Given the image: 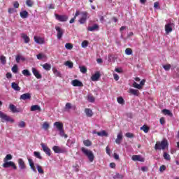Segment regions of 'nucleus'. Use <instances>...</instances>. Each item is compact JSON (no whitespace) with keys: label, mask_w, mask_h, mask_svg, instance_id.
Wrapping results in <instances>:
<instances>
[{"label":"nucleus","mask_w":179,"mask_h":179,"mask_svg":"<svg viewBox=\"0 0 179 179\" xmlns=\"http://www.w3.org/2000/svg\"><path fill=\"white\" fill-rule=\"evenodd\" d=\"M169 149V141L164 138L161 141H157L155 145V150H166Z\"/></svg>","instance_id":"nucleus-1"},{"label":"nucleus","mask_w":179,"mask_h":179,"mask_svg":"<svg viewBox=\"0 0 179 179\" xmlns=\"http://www.w3.org/2000/svg\"><path fill=\"white\" fill-rule=\"evenodd\" d=\"M81 152H83V153L87 156V157L88 158L89 161L92 163V162L94 161V154H93V152H92V150H87L85 148H81Z\"/></svg>","instance_id":"nucleus-2"},{"label":"nucleus","mask_w":179,"mask_h":179,"mask_svg":"<svg viewBox=\"0 0 179 179\" xmlns=\"http://www.w3.org/2000/svg\"><path fill=\"white\" fill-rule=\"evenodd\" d=\"M0 118L1 122H15V120L9 117L8 115L3 113L0 110Z\"/></svg>","instance_id":"nucleus-3"},{"label":"nucleus","mask_w":179,"mask_h":179,"mask_svg":"<svg viewBox=\"0 0 179 179\" xmlns=\"http://www.w3.org/2000/svg\"><path fill=\"white\" fill-rule=\"evenodd\" d=\"M3 167H4V169H9V167H12L14 170L17 169V166H16V164H15V162H13L12 161H10V162H8V161L4 162V163L3 164Z\"/></svg>","instance_id":"nucleus-4"},{"label":"nucleus","mask_w":179,"mask_h":179,"mask_svg":"<svg viewBox=\"0 0 179 179\" xmlns=\"http://www.w3.org/2000/svg\"><path fill=\"white\" fill-rule=\"evenodd\" d=\"M52 150L53 152H55V153H66V150L65 149V148H61L58 145H54L52 147Z\"/></svg>","instance_id":"nucleus-5"},{"label":"nucleus","mask_w":179,"mask_h":179,"mask_svg":"<svg viewBox=\"0 0 179 179\" xmlns=\"http://www.w3.org/2000/svg\"><path fill=\"white\" fill-rule=\"evenodd\" d=\"M41 146L47 156H51V149H50L47 145L44 144V143H41Z\"/></svg>","instance_id":"nucleus-6"},{"label":"nucleus","mask_w":179,"mask_h":179,"mask_svg":"<svg viewBox=\"0 0 179 179\" xmlns=\"http://www.w3.org/2000/svg\"><path fill=\"white\" fill-rule=\"evenodd\" d=\"M55 16L59 22H66L68 20V15L55 14Z\"/></svg>","instance_id":"nucleus-7"},{"label":"nucleus","mask_w":179,"mask_h":179,"mask_svg":"<svg viewBox=\"0 0 179 179\" xmlns=\"http://www.w3.org/2000/svg\"><path fill=\"white\" fill-rule=\"evenodd\" d=\"M55 30L57 33V38L59 40H61V38H62V36H64V29L60 27L56 26Z\"/></svg>","instance_id":"nucleus-8"},{"label":"nucleus","mask_w":179,"mask_h":179,"mask_svg":"<svg viewBox=\"0 0 179 179\" xmlns=\"http://www.w3.org/2000/svg\"><path fill=\"white\" fill-rule=\"evenodd\" d=\"M71 85L72 86H74V87H83V83L78 79L73 80L71 81Z\"/></svg>","instance_id":"nucleus-9"},{"label":"nucleus","mask_w":179,"mask_h":179,"mask_svg":"<svg viewBox=\"0 0 179 179\" xmlns=\"http://www.w3.org/2000/svg\"><path fill=\"white\" fill-rule=\"evenodd\" d=\"M34 41H35V43H36V44H45V39L40 36H34Z\"/></svg>","instance_id":"nucleus-10"},{"label":"nucleus","mask_w":179,"mask_h":179,"mask_svg":"<svg viewBox=\"0 0 179 179\" xmlns=\"http://www.w3.org/2000/svg\"><path fill=\"white\" fill-rule=\"evenodd\" d=\"M173 26H174V24L173 23H168L165 25V31L167 34L173 31Z\"/></svg>","instance_id":"nucleus-11"},{"label":"nucleus","mask_w":179,"mask_h":179,"mask_svg":"<svg viewBox=\"0 0 179 179\" xmlns=\"http://www.w3.org/2000/svg\"><path fill=\"white\" fill-rule=\"evenodd\" d=\"M87 20V13L83 12L82 17L79 20V23H80V24H84V23H86Z\"/></svg>","instance_id":"nucleus-12"},{"label":"nucleus","mask_w":179,"mask_h":179,"mask_svg":"<svg viewBox=\"0 0 179 179\" xmlns=\"http://www.w3.org/2000/svg\"><path fill=\"white\" fill-rule=\"evenodd\" d=\"M101 76V75L100 74V71H96L94 75L92 76L91 80H92V82H97V80L100 79Z\"/></svg>","instance_id":"nucleus-13"},{"label":"nucleus","mask_w":179,"mask_h":179,"mask_svg":"<svg viewBox=\"0 0 179 179\" xmlns=\"http://www.w3.org/2000/svg\"><path fill=\"white\" fill-rule=\"evenodd\" d=\"M31 71H32L33 75H34L36 79H41L42 76L41 74H40V72H38L36 68L33 67Z\"/></svg>","instance_id":"nucleus-14"},{"label":"nucleus","mask_w":179,"mask_h":179,"mask_svg":"<svg viewBox=\"0 0 179 179\" xmlns=\"http://www.w3.org/2000/svg\"><path fill=\"white\" fill-rule=\"evenodd\" d=\"M131 159L134 162H145V158L141 157V155H133L131 157Z\"/></svg>","instance_id":"nucleus-15"},{"label":"nucleus","mask_w":179,"mask_h":179,"mask_svg":"<svg viewBox=\"0 0 179 179\" xmlns=\"http://www.w3.org/2000/svg\"><path fill=\"white\" fill-rule=\"evenodd\" d=\"M29 164L34 173H37V169H36V166H34V162L31 159H28Z\"/></svg>","instance_id":"nucleus-16"},{"label":"nucleus","mask_w":179,"mask_h":179,"mask_svg":"<svg viewBox=\"0 0 179 179\" xmlns=\"http://www.w3.org/2000/svg\"><path fill=\"white\" fill-rule=\"evenodd\" d=\"M122 132L118 133L117 138L115 139V143H117V145H121V142H122Z\"/></svg>","instance_id":"nucleus-17"},{"label":"nucleus","mask_w":179,"mask_h":179,"mask_svg":"<svg viewBox=\"0 0 179 179\" xmlns=\"http://www.w3.org/2000/svg\"><path fill=\"white\" fill-rule=\"evenodd\" d=\"M20 100H30L31 99V94L30 93H25L20 96Z\"/></svg>","instance_id":"nucleus-18"},{"label":"nucleus","mask_w":179,"mask_h":179,"mask_svg":"<svg viewBox=\"0 0 179 179\" xmlns=\"http://www.w3.org/2000/svg\"><path fill=\"white\" fill-rule=\"evenodd\" d=\"M18 165L20 170H24L26 169V164H24V161L21 158L18 159Z\"/></svg>","instance_id":"nucleus-19"},{"label":"nucleus","mask_w":179,"mask_h":179,"mask_svg":"<svg viewBox=\"0 0 179 179\" xmlns=\"http://www.w3.org/2000/svg\"><path fill=\"white\" fill-rule=\"evenodd\" d=\"M54 125L58 131H61L64 128V124L61 122H56L54 123Z\"/></svg>","instance_id":"nucleus-20"},{"label":"nucleus","mask_w":179,"mask_h":179,"mask_svg":"<svg viewBox=\"0 0 179 179\" xmlns=\"http://www.w3.org/2000/svg\"><path fill=\"white\" fill-rule=\"evenodd\" d=\"M21 37L24 39L25 44H27L30 42V38L27 36V34L22 33L21 34Z\"/></svg>","instance_id":"nucleus-21"},{"label":"nucleus","mask_w":179,"mask_h":179,"mask_svg":"<svg viewBox=\"0 0 179 179\" xmlns=\"http://www.w3.org/2000/svg\"><path fill=\"white\" fill-rule=\"evenodd\" d=\"M11 87L14 90H15V92H20L21 88L19 87V84H17L16 83H11Z\"/></svg>","instance_id":"nucleus-22"},{"label":"nucleus","mask_w":179,"mask_h":179,"mask_svg":"<svg viewBox=\"0 0 179 179\" xmlns=\"http://www.w3.org/2000/svg\"><path fill=\"white\" fill-rule=\"evenodd\" d=\"M20 16L22 19H27L29 17V13L27 10H23L20 13Z\"/></svg>","instance_id":"nucleus-23"},{"label":"nucleus","mask_w":179,"mask_h":179,"mask_svg":"<svg viewBox=\"0 0 179 179\" xmlns=\"http://www.w3.org/2000/svg\"><path fill=\"white\" fill-rule=\"evenodd\" d=\"M162 114H164V115H169V117H173V113H171L170 110L163 109L162 110Z\"/></svg>","instance_id":"nucleus-24"},{"label":"nucleus","mask_w":179,"mask_h":179,"mask_svg":"<svg viewBox=\"0 0 179 179\" xmlns=\"http://www.w3.org/2000/svg\"><path fill=\"white\" fill-rule=\"evenodd\" d=\"M87 30L89 31H94V30H99V24H94L92 27H88Z\"/></svg>","instance_id":"nucleus-25"},{"label":"nucleus","mask_w":179,"mask_h":179,"mask_svg":"<svg viewBox=\"0 0 179 179\" xmlns=\"http://www.w3.org/2000/svg\"><path fill=\"white\" fill-rule=\"evenodd\" d=\"M129 93H130V94H133L134 96H139V90H138L131 88L129 90Z\"/></svg>","instance_id":"nucleus-26"},{"label":"nucleus","mask_w":179,"mask_h":179,"mask_svg":"<svg viewBox=\"0 0 179 179\" xmlns=\"http://www.w3.org/2000/svg\"><path fill=\"white\" fill-rule=\"evenodd\" d=\"M85 113L87 117H93V111L90 108H85Z\"/></svg>","instance_id":"nucleus-27"},{"label":"nucleus","mask_w":179,"mask_h":179,"mask_svg":"<svg viewBox=\"0 0 179 179\" xmlns=\"http://www.w3.org/2000/svg\"><path fill=\"white\" fill-rule=\"evenodd\" d=\"M31 111H41V108L38 105H33L31 106Z\"/></svg>","instance_id":"nucleus-28"},{"label":"nucleus","mask_w":179,"mask_h":179,"mask_svg":"<svg viewBox=\"0 0 179 179\" xmlns=\"http://www.w3.org/2000/svg\"><path fill=\"white\" fill-rule=\"evenodd\" d=\"M52 71L55 76H57V78H62V74H61V72H59L57 69L53 68Z\"/></svg>","instance_id":"nucleus-29"},{"label":"nucleus","mask_w":179,"mask_h":179,"mask_svg":"<svg viewBox=\"0 0 179 179\" xmlns=\"http://www.w3.org/2000/svg\"><path fill=\"white\" fill-rule=\"evenodd\" d=\"M9 108L12 111V113H19V110H17V108L13 104H10Z\"/></svg>","instance_id":"nucleus-30"},{"label":"nucleus","mask_w":179,"mask_h":179,"mask_svg":"<svg viewBox=\"0 0 179 179\" xmlns=\"http://www.w3.org/2000/svg\"><path fill=\"white\" fill-rule=\"evenodd\" d=\"M140 129L141 131H143V132H145V134H148V132H149V129H150V128L148 126H146V124H144L143 127H141L140 128Z\"/></svg>","instance_id":"nucleus-31"},{"label":"nucleus","mask_w":179,"mask_h":179,"mask_svg":"<svg viewBox=\"0 0 179 179\" xmlns=\"http://www.w3.org/2000/svg\"><path fill=\"white\" fill-rule=\"evenodd\" d=\"M42 66L45 71H51V64L48 63L44 64Z\"/></svg>","instance_id":"nucleus-32"},{"label":"nucleus","mask_w":179,"mask_h":179,"mask_svg":"<svg viewBox=\"0 0 179 179\" xmlns=\"http://www.w3.org/2000/svg\"><path fill=\"white\" fill-rule=\"evenodd\" d=\"M36 169H37L38 173H39V174H44V170L43 169V167L41 166H40L39 164H37Z\"/></svg>","instance_id":"nucleus-33"},{"label":"nucleus","mask_w":179,"mask_h":179,"mask_svg":"<svg viewBox=\"0 0 179 179\" xmlns=\"http://www.w3.org/2000/svg\"><path fill=\"white\" fill-rule=\"evenodd\" d=\"M34 156L35 157H36V159H39L40 160H41V159H43V157L41 156V155L40 154L39 152L37 151H34Z\"/></svg>","instance_id":"nucleus-34"},{"label":"nucleus","mask_w":179,"mask_h":179,"mask_svg":"<svg viewBox=\"0 0 179 179\" xmlns=\"http://www.w3.org/2000/svg\"><path fill=\"white\" fill-rule=\"evenodd\" d=\"M59 135H60V136H62V137H64V138H68V135H66V134H65V131H64V128L62 129H60V130H59Z\"/></svg>","instance_id":"nucleus-35"},{"label":"nucleus","mask_w":179,"mask_h":179,"mask_svg":"<svg viewBox=\"0 0 179 179\" xmlns=\"http://www.w3.org/2000/svg\"><path fill=\"white\" fill-rule=\"evenodd\" d=\"M64 65H66V66H69V68H70V69L73 68V63L71 61H66L64 63Z\"/></svg>","instance_id":"nucleus-36"},{"label":"nucleus","mask_w":179,"mask_h":179,"mask_svg":"<svg viewBox=\"0 0 179 179\" xmlns=\"http://www.w3.org/2000/svg\"><path fill=\"white\" fill-rule=\"evenodd\" d=\"M117 101L119 103V104H124L125 101L124 100V98L122 96H120L117 98Z\"/></svg>","instance_id":"nucleus-37"},{"label":"nucleus","mask_w":179,"mask_h":179,"mask_svg":"<svg viewBox=\"0 0 179 179\" xmlns=\"http://www.w3.org/2000/svg\"><path fill=\"white\" fill-rule=\"evenodd\" d=\"M79 68L81 73H86V72H87V69L86 66H81Z\"/></svg>","instance_id":"nucleus-38"},{"label":"nucleus","mask_w":179,"mask_h":179,"mask_svg":"<svg viewBox=\"0 0 179 179\" xmlns=\"http://www.w3.org/2000/svg\"><path fill=\"white\" fill-rule=\"evenodd\" d=\"M133 87H135V89H138V90H142V87L140 85V84H138L136 82H134L133 83Z\"/></svg>","instance_id":"nucleus-39"},{"label":"nucleus","mask_w":179,"mask_h":179,"mask_svg":"<svg viewBox=\"0 0 179 179\" xmlns=\"http://www.w3.org/2000/svg\"><path fill=\"white\" fill-rule=\"evenodd\" d=\"M164 159L165 160H171V157H170V155L167 152H164Z\"/></svg>","instance_id":"nucleus-40"},{"label":"nucleus","mask_w":179,"mask_h":179,"mask_svg":"<svg viewBox=\"0 0 179 179\" xmlns=\"http://www.w3.org/2000/svg\"><path fill=\"white\" fill-rule=\"evenodd\" d=\"M87 100L90 101V103H94V96L93 95H88L87 96Z\"/></svg>","instance_id":"nucleus-41"},{"label":"nucleus","mask_w":179,"mask_h":179,"mask_svg":"<svg viewBox=\"0 0 179 179\" xmlns=\"http://www.w3.org/2000/svg\"><path fill=\"white\" fill-rule=\"evenodd\" d=\"M65 48H66V50H72V48H73V45H72V43H67L65 45Z\"/></svg>","instance_id":"nucleus-42"},{"label":"nucleus","mask_w":179,"mask_h":179,"mask_svg":"<svg viewBox=\"0 0 179 179\" xmlns=\"http://www.w3.org/2000/svg\"><path fill=\"white\" fill-rule=\"evenodd\" d=\"M22 75H24V76H30V75L31 74L30 73V71H29V70L24 69L22 71Z\"/></svg>","instance_id":"nucleus-43"},{"label":"nucleus","mask_w":179,"mask_h":179,"mask_svg":"<svg viewBox=\"0 0 179 179\" xmlns=\"http://www.w3.org/2000/svg\"><path fill=\"white\" fill-rule=\"evenodd\" d=\"M83 143L85 146H87V147L92 146V141H90V140H85L83 141Z\"/></svg>","instance_id":"nucleus-44"},{"label":"nucleus","mask_w":179,"mask_h":179,"mask_svg":"<svg viewBox=\"0 0 179 179\" xmlns=\"http://www.w3.org/2000/svg\"><path fill=\"white\" fill-rule=\"evenodd\" d=\"M0 61L2 65H5L6 64V57L5 56H1Z\"/></svg>","instance_id":"nucleus-45"},{"label":"nucleus","mask_w":179,"mask_h":179,"mask_svg":"<svg viewBox=\"0 0 179 179\" xmlns=\"http://www.w3.org/2000/svg\"><path fill=\"white\" fill-rule=\"evenodd\" d=\"M8 160H12V155L10 154L7 155L3 159V162H8Z\"/></svg>","instance_id":"nucleus-46"},{"label":"nucleus","mask_w":179,"mask_h":179,"mask_svg":"<svg viewBox=\"0 0 179 179\" xmlns=\"http://www.w3.org/2000/svg\"><path fill=\"white\" fill-rule=\"evenodd\" d=\"M43 129H45V131H47V129H48V128H50V124H48V122H45L43 124Z\"/></svg>","instance_id":"nucleus-47"},{"label":"nucleus","mask_w":179,"mask_h":179,"mask_svg":"<svg viewBox=\"0 0 179 179\" xmlns=\"http://www.w3.org/2000/svg\"><path fill=\"white\" fill-rule=\"evenodd\" d=\"M125 54H127V55H132V49L127 48L125 50Z\"/></svg>","instance_id":"nucleus-48"},{"label":"nucleus","mask_w":179,"mask_h":179,"mask_svg":"<svg viewBox=\"0 0 179 179\" xmlns=\"http://www.w3.org/2000/svg\"><path fill=\"white\" fill-rule=\"evenodd\" d=\"M19 128H24L26 127V122L24 121H21L18 123Z\"/></svg>","instance_id":"nucleus-49"},{"label":"nucleus","mask_w":179,"mask_h":179,"mask_svg":"<svg viewBox=\"0 0 179 179\" xmlns=\"http://www.w3.org/2000/svg\"><path fill=\"white\" fill-rule=\"evenodd\" d=\"M81 45H82L83 48H86V47H87V45H89V42L87 41H84L82 42Z\"/></svg>","instance_id":"nucleus-50"},{"label":"nucleus","mask_w":179,"mask_h":179,"mask_svg":"<svg viewBox=\"0 0 179 179\" xmlns=\"http://www.w3.org/2000/svg\"><path fill=\"white\" fill-rule=\"evenodd\" d=\"M34 3L31 0L26 1V4L27 5V6H29L30 8H31V6H33Z\"/></svg>","instance_id":"nucleus-51"},{"label":"nucleus","mask_w":179,"mask_h":179,"mask_svg":"<svg viewBox=\"0 0 179 179\" xmlns=\"http://www.w3.org/2000/svg\"><path fill=\"white\" fill-rule=\"evenodd\" d=\"M17 65H14L13 66V68L11 69V71H12V72H13V73H17Z\"/></svg>","instance_id":"nucleus-52"},{"label":"nucleus","mask_w":179,"mask_h":179,"mask_svg":"<svg viewBox=\"0 0 179 179\" xmlns=\"http://www.w3.org/2000/svg\"><path fill=\"white\" fill-rule=\"evenodd\" d=\"M163 68H164V69H165V71H170V69L171 68V64L164 65Z\"/></svg>","instance_id":"nucleus-53"},{"label":"nucleus","mask_w":179,"mask_h":179,"mask_svg":"<svg viewBox=\"0 0 179 179\" xmlns=\"http://www.w3.org/2000/svg\"><path fill=\"white\" fill-rule=\"evenodd\" d=\"M8 13L12 14V13H16L17 10H16V9H15L13 8H10L8 9Z\"/></svg>","instance_id":"nucleus-54"},{"label":"nucleus","mask_w":179,"mask_h":179,"mask_svg":"<svg viewBox=\"0 0 179 179\" xmlns=\"http://www.w3.org/2000/svg\"><path fill=\"white\" fill-rule=\"evenodd\" d=\"M159 122H160L161 125H164L166 124V119L164 117H162L159 119Z\"/></svg>","instance_id":"nucleus-55"},{"label":"nucleus","mask_w":179,"mask_h":179,"mask_svg":"<svg viewBox=\"0 0 179 179\" xmlns=\"http://www.w3.org/2000/svg\"><path fill=\"white\" fill-rule=\"evenodd\" d=\"M66 110H71L72 108V106L71 103H66L65 106Z\"/></svg>","instance_id":"nucleus-56"},{"label":"nucleus","mask_w":179,"mask_h":179,"mask_svg":"<svg viewBox=\"0 0 179 179\" xmlns=\"http://www.w3.org/2000/svg\"><path fill=\"white\" fill-rule=\"evenodd\" d=\"M36 57L38 59H41L42 58H45V55L42 53H39Z\"/></svg>","instance_id":"nucleus-57"},{"label":"nucleus","mask_w":179,"mask_h":179,"mask_svg":"<svg viewBox=\"0 0 179 179\" xmlns=\"http://www.w3.org/2000/svg\"><path fill=\"white\" fill-rule=\"evenodd\" d=\"M106 150L107 155H108L109 156H111V149H110L108 146L106 148Z\"/></svg>","instance_id":"nucleus-58"},{"label":"nucleus","mask_w":179,"mask_h":179,"mask_svg":"<svg viewBox=\"0 0 179 179\" xmlns=\"http://www.w3.org/2000/svg\"><path fill=\"white\" fill-rule=\"evenodd\" d=\"M146 82V80L143 79L141 82H140V86H141V89H143V86H145V83Z\"/></svg>","instance_id":"nucleus-59"},{"label":"nucleus","mask_w":179,"mask_h":179,"mask_svg":"<svg viewBox=\"0 0 179 179\" xmlns=\"http://www.w3.org/2000/svg\"><path fill=\"white\" fill-rule=\"evenodd\" d=\"M125 136L127 138H134V134L128 132L126 133Z\"/></svg>","instance_id":"nucleus-60"},{"label":"nucleus","mask_w":179,"mask_h":179,"mask_svg":"<svg viewBox=\"0 0 179 179\" xmlns=\"http://www.w3.org/2000/svg\"><path fill=\"white\" fill-rule=\"evenodd\" d=\"M113 78L116 81L120 80V76H118V74L117 73H113Z\"/></svg>","instance_id":"nucleus-61"},{"label":"nucleus","mask_w":179,"mask_h":179,"mask_svg":"<svg viewBox=\"0 0 179 179\" xmlns=\"http://www.w3.org/2000/svg\"><path fill=\"white\" fill-rule=\"evenodd\" d=\"M13 6H14V8L17 9L19 8V2L18 1H14L13 2Z\"/></svg>","instance_id":"nucleus-62"},{"label":"nucleus","mask_w":179,"mask_h":179,"mask_svg":"<svg viewBox=\"0 0 179 179\" xmlns=\"http://www.w3.org/2000/svg\"><path fill=\"white\" fill-rule=\"evenodd\" d=\"M165 170H166V166L162 165L160 166L159 171H161V173H163V171H164Z\"/></svg>","instance_id":"nucleus-63"},{"label":"nucleus","mask_w":179,"mask_h":179,"mask_svg":"<svg viewBox=\"0 0 179 179\" xmlns=\"http://www.w3.org/2000/svg\"><path fill=\"white\" fill-rule=\"evenodd\" d=\"M20 59H21L20 55H17L15 57V61H16L17 64H19V62H20Z\"/></svg>","instance_id":"nucleus-64"}]
</instances>
